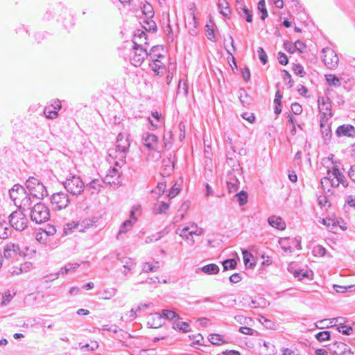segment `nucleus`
I'll use <instances>...</instances> for the list:
<instances>
[{
    "label": "nucleus",
    "mask_w": 355,
    "mask_h": 355,
    "mask_svg": "<svg viewBox=\"0 0 355 355\" xmlns=\"http://www.w3.org/2000/svg\"><path fill=\"white\" fill-rule=\"evenodd\" d=\"M26 187L33 199L40 200L48 196L46 188L36 178L30 177L26 182Z\"/></svg>",
    "instance_id": "f257e3e1"
},
{
    "label": "nucleus",
    "mask_w": 355,
    "mask_h": 355,
    "mask_svg": "<svg viewBox=\"0 0 355 355\" xmlns=\"http://www.w3.org/2000/svg\"><path fill=\"white\" fill-rule=\"evenodd\" d=\"M62 184L67 192L73 196L80 195L85 188V184L80 177L70 174L69 177L62 182Z\"/></svg>",
    "instance_id": "f03ea898"
},
{
    "label": "nucleus",
    "mask_w": 355,
    "mask_h": 355,
    "mask_svg": "<svg viewBox=\"0 0 355 355\" xmlns=\"http://www.w3.org/2000/svg\"><path fill=\"white\" fill-rule=\"evenodd\" d=\"M32 221L41 224L47 221L50 218L49 208L42 202H36L30 212Z\"/></svg>",
    "instance_id": "7ed1b4c3"
},
{
    "label": "nucleus",
    "mask_w": 355,
    "mask_h": 355,
    "mask_svg": "<svg viewBox=\"0 0 355 355\" xmlns=\"http://www.w3.org/2000/svg\"><path fill=\"white\" fill-rule=\"evenodd\" d=\"M145 58H148L146 49L143 47L142 44H138L137 41H134L130 57L131 64L135 67H139Z\"/></svg>",
    "instance_id": "20e7f679"
},
{
    "label": "nucleus",
    "mask_w": 355,
    "mask_h": 355,
    "mask_svg": "<svg viewBox=\"0 0 355 355\" xmlns=\"http://www.w3.org/2000/svg\"><path fill=\"white\" fill-rule=\"evenodd\" d=\"M51 204L55 210L65 209L70 202V199L67 193L60 191L52 194L51 196Z\"/></svg>",
    "instance_id": "39448f33"
},
{
    "label": "nucleus",
    "mask_w": 355,
    "mask_h": 355,
    "mask_svg": "<svg viewBox=\"0 0 355 355\" xmlns=\"http://www.w3.org/2000/svg\"><path fill=\"white\" fill-rule=\"evenodd\" d=\"M9 223L16 230L22 231L27 227L28 219L23 211H15L10 215Z\"/></svg>",
    "instance_id": "423d86ee"
},
{
    "label": "nucleus",
    "mask_w": 355,
    "mask_h": 355,
    "mask_svg": "<svg viewBox=\"0 0 355 355\" xmlns=\"http://www.w3.org/2000/svg\"><path fill=\"white\" fill-rule=\"evenodd\" d=\"M128 152L121 151L114 148L108 150L109 159L115 166L121 168L126 163V155Z\"/></svg>",
    "instance_id": "0eeeda50"
},
{
    "label": "nucleus",
    "mask_w": 355,
    "mask_h": 355,
    "mask_svg": "<svg viewBox=\"0 0 355 355\" xmlns=\"http://www.w3.org/2000/svg\"><path fill=\"white\" fill-rule=\"evenodd\" d=\"M322 58L324 64L329 69H334L338 64V57L334 50L330 48H324L322 50Z\"/></svg>",
    "instance_id": "6e6552de"
},
{
    "label": "nucleus",
    "mask_w": 355,
    "mask_h": 355,
    "mask_svg": "<svg viewBox=\"0 0 355 355\" xmlns=\"http://www.w3.org/2000/svg\"><path fill=\"white\" fill-rule=\"evenodd\" d=\"M318 108L320 112V119L329 120L332 116L331 100L327 96H321L318 100Z\"/></svg>",
    "instance_id": "1a4fd4ad"
},
{
    "label": "nucleus",
    "mask_w": 355,
    "mask_h": 355,
    "mask_svg": "<svg viewBox=\"0 0 355 355\" xmlns=\"http://www.w3.org/2000/svg\"><path fill=\"white\" fill-rule=\"evenodd\" d=\"M142 144L150 150L159 151L158 137L152 133L144 132L141 137Z\"/></svg>",
    "instance_id": "9d476101"
},
{
    "label": "nucleus",
    "mask_w": 355,
    "mask_h": 355,
    "mask_svg": "<svg viewBox=\"0 0 355 355\" xmlns=\"http://www.w3.org/2000/svg\"><path fill=\"white\" fill-rule=\"evenodd\" d=\"M130 143L128 136L124 133H119L116 137L114 148L121 151L128 152Z\"/></svg>",
    "instance_id": "9b49d317"
},
{
    "label": "nucleus",
    "mask_w": 355,
    "mask_h": 355,
    "mask_svg": "<svg viewBox=\"0 0 355 355\" xmlns=\"http://www.w3.org/2000/svg\"><path fill=\"white\" fill-rule=\"evenodd\" d=\"M164 324L163 316L159 313H151L148 316L147 325L149 328L157 329Z\"/></svg>",
    "instance_id": "f8f14e48"
},
{
    "label": "nucleus",
    "mask_w": 355,
    "mask_h": 355,
    "mask_svg": "<svg viewBox=\"0 0 355 355\" xmlns=\"http://www.w3.org/2000/svg\"><path fill=\"white\" fill-rule=\"evenodd\" d=\"M26 192V191L24 187L19 184H15L9 191V195L11 200L14 202L15 205H17L18 201L19 200V199L23 198Z\"/></svg>",
    "instance_id": "ddd939ff"
},
{
    "label": "nucleus",
    "mask_w": 355,
    "mask_h": 355,
    "mask_svg": "<svg viewBox=\"0 0 355 355\" xmlns=\"http://www.w3.org/2000/svg\"><path fill=\"white\" fill-rule=\"evenodd\" d=\"M336 135L338 137H355V128L353 125L349 124H344L337 128Z\"/></svg>",
    "instance_id": "4468645a"
},
{
    "label": "nucleus",
    "mask_w": 355,
    "mask_h": 355,
    "mask_svg": "<svg viewBox=\"0 0 355 355\" xmlns=\"http://www.w3.org/2000/svg\"><path fill=\"white\" fill-rule=\"evenodd\" d=\"M329 120L324 118L320 119V125L321 129V134L325 143L329 141L331 137V129L330 125L328 123Z\"/></svg>",
    "instance_id": "2eb2a0df"
},
{
    "label": "nucleus",
    "mask_w": 355,
    "mask_h": 355,
    "mask_svg": "<svg viewBox=\"0 0 355 355\" xmlns=\"http://www.w3.org/2000/svg\"><path fill=\"white\" fill-rule=\"evenodd\" d=\"M148 65L156 76H162L165 71V64L162 59L149 60Z\"/></svg>",
    "instance_id": "dca6fc26"
},
{
    "label": "nucleus",
    "mask_w": 355,
    "mask_h": 355,
    "mask_svg": "<svg viewBox=\"0 0 355 355\" xmlns=\"http://www.w3.org/2000/svg\"><path fill=\"white\" fill-rule=\"evenodd\" d=\"M32 198V196L26 192L23 198L19 199V200L18 201V205L16 206L18 207L19 209L22 210L23 211L28 210L31 211V209L33 208L32 204L33 202Z\"/></svg>",
    "instance_id": "f3484780"
},
{
    "label": "nucleus",
    "mask_w": 355,
    "mask_h": 355,
    "mask_svg": "<svg viewBox=\"0 0 355 355\" xmlns=\"http://www.w3.org/2000/svg\"><path fill=\"white\" fill-rule=\"evenodd\" d=\"M80 266V264L78 263H67L63 267L60 268L57 273L53 275L52 279H58L59 275H65L69 272H73Z\"/></svg>",
    "instance_id": "a211bd4d"
},
{
    "label": "nucleus",
    "mask_w": 355,
    "mask_h": 355,
    "mask_svg": "<svg viewBox=\"0 0 355 355\" xmlns=\"http://www.w3.org/2000/svg\"><path fill=\"white\" fill-rule=\"evenodd\" d=\"M19 251L20 248L18 244L8 243L4 248L3 255L6 259H10L19 253Z\"/></svg>",
    "instance_id": "6ab92c4d"
},
{
    "label": "nucleus",
    "mask_w": 355,
    "mask_h": 355,
    "mask_svg": "<svg viewBox=\"0 0 355 355\" xmlns=\"http://www.w3.org/2000/svg\"><path fill=\"white\" fill-rule=\"evenodd\" d=\"M327 173L329 175L331 173L332 176L336 179L338 183L342 184L344 187H347L348 186V183L345 175L339 171L337 166L333 167L332 171L329 170Z\"/></svg>",
    "instance_id": "aec40b11"
},
{
    "label": "nucleus",
    "mask_w": 355,
    "mask_h": 355,
    "mask_svg": "<svg viewBox=\"0 0 355 355\" xmlns=\"http://www.w3.org/2000/svg\"><path fill=\"white\" fill-rule=\"evenodd\" d=\"M240 182L232 173L228 175L227 180V189L230 193L237 191L239 188Z\"/></svg>",
    "instance_id": "412c9836"
},
{
    "label": "nucleus",
    "mask_w": 355,
    "mask_h": 355,
    "mask_svg": "<svg viewBox=\"0 0 355 355\" xmlns=\"http://www.w3.org/2000/svg\"><path fill=\"white\" fill-rule=\"evenodd\" d=\"M268 222L270 226L279 230L286 228V224L282 218L279 216H271L268 218Z\"/></svg>",
    "instance_id": "4be33fe9"
},
{
    "label": "nucleus",
    "mask_w": 355,
    "mask_h": 355,
    "mask_svg": "<svg viewBox=\"0 0 355 355\" xmlns=\"http://www.w3.org/2000/svg\"><path fill=\"white\" fill-rule=\"evenodd\" d=\"M163 49L159 46H154L151 48L149 53H148V60H157V59H163L164 56L161 53V51H163Z\"/></svg>",
    "instance_id": "5701e85b"
},
{
    "label": "nucleus",
    "mask_w": 355,
    "mask_h": 355,
    "mask_svg": "<svg viewBox=\"0 0 355 355\" xmlns=\"http://www.w3.org/2000/svg\"><path fill=\"white\" fill-rule=\"evenodd\" d=\"M200 270L207 275H211L218 274L220 271V268L218 265L210 263L200 268Z\"/></svg>",
    "instance_id": "b1692460"
},
{
    "label": "nucleus",
    "mask_w": 355,
    "mask_h": 355,
    "mask_svg": "<svg viewBox=\"0 0 355 355\" xmlns=\"http://www.w3.org/2000/svg\"><path fill=\"white\" fill-rule=\"evenodd\" d=\"M12 230L10 225L5 221H0V239H7L11 234Z\"/></svg>",
    "instance_id": "393cba45"
},
{
    "label": "nucleus",
    "mask_w": 355,
    "mask_h": 355,
    "mask_svg": "<svg viewBox=\"0 0 355 355\" xmlns=\"http://www.w3.org/2000/svg\"><path fill=\"white\" fill-rule=\"evenodd\" d=\"M161 315L163 316L164 320L167 319L174 320L175 322V320H180L179 314L172 310L163 309Z\"/></svg>",
    "instance_id": "a878e982"
},
{
    "label": "nucleus",
    "mask_w": 355,
    "mask_h": 355,
    "mask_svg": "<svg viewBox=\"0 0 355 355\" xmlns=\"http://www.w3.org/2000/svg\"><path fill=\"white\" fill-rule=\"evenodd\" d=\"M173 329L182 331L184 333L190 331V325L188 322L180 321V320H175L173 325Z\"/></svg>",
    "instance_id": "bb28decb"
},
{
    "label": "nucleus",
    "mask_w": 355,
    "mask_h": 355,
    "mask_svg": "<svg viewBox=\"0 0 355 355\" xmlns=\"http://www.w3.org/2000/svg\"><path fill=\"white\" fill-rule=\"evenodd\" d=\"M102 182H103V181H101L97 179H94V180H92L86 186L85 185V187L91 190L92 193L98 192V191H100L101 188L102 187Z\"/></svg>",
    "instance_id": "cd10ccee"
},
{
    "label": "nucleus",
    "mask_w": 355,
    "mask_h": 355,
    "mask_svg": "<svg viewBox=\"0 0 355 355\" xmlns=\"http://www.w3.org/2000/svg\"><path fill=\"white\" fill-rule=\"evenodd\" d=\"M218 8L220 9V12L224 17H228L230 13V10L229 8V3L226 0H218Z\"/></svg>",
    "instance_id": "c85d7f7f"
},
{
    "label": "nucleus",
    "mask_w": 355,
    "mask_h": 355,
    "mask_svg": "<svg viewBox=\"0 0 355 355\" xmlns=\"http://www.w3.org/2000/svg\"><path fill=\"white\" fill-rule=\"evenodd\" d=\"M133 225L132 219L125 220L120 227V230L117 234V239H119L122 234L126 233L128 231L131 230Z\"/></svg>",
    "instance_id": "c756f323"
},
{
    "label": "nucleus",
    "mask_w": 355,
    "mask_h": 355,
    "mask_svg": "<svg viewBox=\"0 0 355 355\" xmlns=\"http://www.w3.org/2000/svg\"><path fill=\"white\" fill-rule=\"evenodd\" d=\"M169 208V205L164 202H161L155 205L153 212L155 214H165Z\"/></svg>",
    "instance_id": "7c9ffc66"
},
{
    "label": "nucleus",
    "mask_w": 355,
    "mask_h": 355,
    "mask_svg": "<svg viewBox=\"0 0 355 355\" xmlns=\"http://www.w3.org/2000/svg\"><path fill=\"white\" fill-rule=\"evenodd\" d=\"M173 133L171 130L165 131L163 135L164 148H170L172 144Z\"/></svg>",
    "instance_id": "2f4dec72"
},
{
    "label": "nucleus",
    "mask_w": 355,
    "mask_h": 355,
    "mask_svg": "<svg viewBox=\"0 0 355 355\" xmlns=\"http://www.w3.org/2000/svg\"><path fill=\"white\" fill-rule=\"evenodd\" d=\"M119 256V254H117V259L119 260H120L121 262L123 264V267L125 269H127L128 270H130L135 267V262L134 259H132L131 258H125V257L120 259Z\"/></svg>",
    "instance_id": "473e14b6"
},
{
    "label": "nucleus",
    "mask_w": 355,
    "mask_h": 355,
    "mask_svg": "<svg viewBox=\"0 0 355 355\" xmlns=\"http://www.w3.org/2000/svg\"><path fill=\"white\" fill-rule=\"evenodd\" d=\"M326 81L330 86L339 87L340 85V79L333 74H328L325 76Z\"/></svg>",
    "instance_id": "72a5a7b5"
},
{
    "label": "nucleus",
    "mask_w": 355,
    "mask_h": 355,
    "mask_svg": "<svg viewBox=\"0 0 355 355\" xmlns=\"http://www.w3.org/2000/svg\"><path fill=\"white\" fill-rule=\"evenodd\" d=\"M224 270H234L236 268L237 262L234 259H228L222 262Z\"/></svg>",
    "instance_id": "f704fd0d"
},
{
    "label": "nucleus",
    "mask_w": 355,
    "mask_h": 355,
    "mask_svg": "<svg viewBox=\"0 0 355 355\" xmlns=\"http://www.w3.org/2000/svg\"><path fill=\"white\" fill-rule=\"evenodd\" d=\"M33 267V264L31 262H25L23 264H21L19 268H16L15 270H13L14 273L17 275L21 274L22 272H27L31 270Z\"/></svg>",
    "instance_id": "c9c22d12"
},
{
    "label": "nucleus",
    "mask_w": 355,
    "mask_h": 355,
    "mask_svg": "<svg viewBox=\"0 0 355 355\" xmlns=\"http://www.w3.org/2000/svg\"><path fill=\"white\" fill-rule=\"evenodd\" d=\"M279 245H281L282 249L284 252H291L292 251L291 246V245H292L291 239H288V238H283L279 240Z\"/></svg>",
    "instance_id": "e433bc0d"
},
{
    "label": "nucleus",
    "mask_w": 355,
    "mask_h": 355,
    "mask_svg": "<svg viewBox=\"0 0 355 355\" xmlns=\"http://www.w3.org/2000/svg\"><path fill=\"white\" fill-rule=\"evenodd\" d=\"M259 320L267 329H275L276 327V323L269 319H267L265 316L260 315Z\"/></svg>",
    "instance_id": "4c0bfd02"
},
{
    "label": "nucleus",
    "mask_w": 355,
    "mask_h": 355,
    "mask_svg": "<svg viewBox=\"0 0 355 355\" xmlns=\"http://www.w3.org/2000/svg\"><path fill=\"white\" fill-rule=\"evenodd\" d=\"M44 114L48 119H53L58 116V111L53 109L52 106H47L44 110Z\"/></svg>",
    "instance_id": "58836bf2"
},
{
    "label": "nucleus",
    "mask_w": 355,
    "mask_h": 355,
    "mask_svg": "<svg viewBox=\"0 0 355 355\" xmlns=\"http://www.w3.org/2000/svg\"><path fill=\"white\" fill-rule=\"evenodd\" d=\"M114 178V175H106L104 178V183L108 184L110 185H114L117 186L120 185L121 184V176H119V178Z\"/></svg>",
    "instance_id": "ea45409f"
},
{
    "label": "nucleus",
    "mask_w": 355,
    "mask_h": 355,
    "mask_svg": "<svg viewBox=\"0 0 355 355\" xmlns=\"http://www.w3.org/2000/svg\"><path fill=\"white\" fill-rule=\"evenodd\" d=\"M334 178L333 179L331 178V175L329 177H324L321 179V185L322 187H324V185L330 184L332 187H338L339 184L338 182Z\"/></svg>",
    "instance_id": "a19ab883"
},
{
    "label": "nucleus",
    "mask_w": 355,
    "mask_h": 355,
    "mask_svg": "<svg viewBox=\"0 0 355 355\" xmlns=\"http://www.w3.org/2000/svg\"><path fill=\"white\" fill-rule=\"evenodd\" d=\"M239 99L243 105L245 106L250 104V98L244 89H241L239 90Z\"/></svg>",
    "instance_id": "79ce46f5"
},
{
    "label": "nucleus",
    "mask_w": 355,
    "mask_h": 355,
    "mask_svg": "<svg viewBox=\"0 0 355 355\" xmlns=\"http://www.w3.org/2000/svg\"><path fill=\"white\" fill-rule=\"evenodd\" d=\"M258 10L261 13V20H265L268 17V11L266 8L265 0H260L258 3Z\"/></svg>",
    "instance_id": "37998d69"
},
{
    "label": "nucleus",
    "mask_w": 355,
    "mask_h": 355,
    "mask_svg": "<svg viewBox=\"0 0 355 355\" xmlns=\"http://www.w3.org/2000/svg\"><path fill=\"white\" fill-rule=\"evenodd\" d=\"M306 48V45L304 42L300 40H297L293 46L292 50L288 49V51L291 53H294L296 51L300 53H303L304 49Z\"/></svg>",
    "instance_id": "c03bdc74"
},
{
    "label": "nucleus",
    "mask_w": 355,
    "mask_h": 355,
    "mask_svg": "<svg viewBox=\"0 0 355 355\" xmlns=\"http://www.w3.org/2000/svg\"><path fill=\"white\" fill-rule=\"evenodd\" d=\"M235 197H236L237 201L240 206L245 205L248 202V193L244 191H241L236 193Z\"/></svg>",
    "instance_id": "a18cd8bd"
},
{
    "label": "nucleus",
    "mask_w": 355,
    "mask_h": 355,
    "mask_svg": "<svg viewBox=\"0 0 355 355\" xmlns=\"http://www.w3.org/2000/svg\"><path fill=\"white\" fill-rule=\"evenodd\" d=\"M159 269V266L153 265L151 263L146 262L143 265L142 272H156Z\"/></svg>",
    "instance_id": "49530a36"
},
{
    "label": "nucleus",
    "mask_w": 355,
    "mask_h": 355,
    "mask_svg": "<svg viewBox=\"0 0 355 355\" xmlns=\"http://www.w3.org/2000/svg\"><path fill=\"white\" fill-rule=\"evenodd\" d=\"M117 293V290L114 288H107L103 291L102 299L110 300L114 297Z\"/></svg>",
    "instance_id": "de8ad7c7"
},
{
    "label": "nucleus",
    "mask_w": 355,
    "mask_h": 355,
    "mask_svg": "<svg viewBox=\"0 0 355 355\" xmlns=\"http://www.w3.org/2000/svg\"><path fill=\"white\" fill-rule=\"evenodd\" d=\"M337 329L340 333L347 336L351 335L353 332V329L352 327L344 325L343 324H339L338 325Z\"/></svg>",
    "instance_id": "09e8293b"
},
{
    "label": "nucleus",
    "mask_w": 355,
    "mask_h": 355,
    "mask_svg": "<svg viewBox=\"0 0 355 355\" xmlns=\"http://www.w3.org/2000/svg\"><path fill=\"white\" fill-rule=\"evenodd\" d=\"M143 39L144 40H146V34L145 33V32H144L141 30H137L135 32L132 42L134 41H137L138 44H141Z\"/></svg>",
    "instance_id": "8fccbe9b"
},
{
    "label": "nucleus",
    "mask_w": 355,
    "mask_h": 355,
    "mask_svg": "<svg viewBox=\"0 0 355 355\" xmlns=\"http://www.w3.org/2000/svg\"><path fill=\"white\" fill-rule=\"evenodd\" d=\"M209 342L214 345H220L221 343H223V338L219 334H211L209 338Z\"/></svg>",
    "instance_id": "3c124183"
},
{
    "label": "nucleus",
    "mask_w": 355,
    "mask_h": 355,
    "mask_svg": "<svg viewBox=\"0 0 355 355\" xmlns=\"http://www.w3.org/2000/svg\"><path fill=\"white\" fill-rule=\"evenodd\" d=\"M330 336V332L328 331H320L315 335V338L319 342L329 340Z\"/></svg>",
    "instance_id": "603ef678"
},
{
    "label": "nucleus",
    "mask_w": 355,
    "mask_h": 355,
    "mask_svg": "<svg viewBox=\"0 0 355 355\" xmlns=\"http://www.w3.org/2000/svg\"><path fill=\"white\" fill-rule=\"evenodd\" d=\"M164 33L166 34L167 42H172L174 40V37L172 27L169 23H168L166 26L164 28Z\"/></svg>",
    "instance_id": "864d4df0"
},
{
    "label": "nucleus",
    "mask_w": 355,
    "mask_h": 355,
    "mask_svg": "<svg viewBox=\"0 0 355 355\" xmlns=\"http://www.w3.org/2000/svg\"><path fill=\"white\" fill-rule=\"evenodd\" d=\"M206 35L207 38L212 41V42H216L217 38L214 34V30L213 28H211L210 26L207 24L206 26Z\"/></svg>",
    "instance_id": "5fc2aeb1"
},
{
    "label": "nucleus",
    "mask_w": 355,
    "mask_h": 355,
    "mask_svg": "<svg viewBox=\"0 0 355 355\" xmlns=\"http://www.w3.org/2000/svg\"><path fill=\"white\" fill-rule=\"evenodd\" d=\"M293 71L296 75L304 77L306 74L303 67L300 64H295L293 66Z\"/></svg>",
    "instance_id": "6e6d98bb"
},
{
    "label": "nucleus",
    "mask_w": 355,
    "mask_h": 355,
    "mask_svg": "<svg viewBox=\"0 0 355 355\" xmlns=\"http://www.w3.org/2000/svg\"><path fill=\"white\" fill-rule=\"evenodd\" d=\"M259 58L263 64H266L268 62V56L262 47H259L257 49Z\"/></svg>",
    "instance_id": "4d7b16f0"
},
{
    "label": "nucleus",
    "mask_w": 355,
    "mask_h": 355,
    "mask_svg": "<svg viewBox=\"0 0 355 355\" xmlns=\"http://www.w3.org/2000/svg\"><path fill=\"white\" fill-rule=\"evenodd\" d=\"M82 349L87 351H94L98 347V343L96 341H92L90 344H86L80 347Z\"/></svg>",
    "instance_id": "13d9d810"
},
{
    "label": "nucleus",
    "mask_w": 355,
    "mask_h": 355,
    "mask_svg": "<svg viewBox=\"0 0 355 355\" xmlns=\"http://www.w3.org/2000/svg\"><path fill=\"white\" fill-rule=\"evenodd\" d=\"M244 14V17H245V20L250 23L252 21V13L251 10H250L246 6L241 8Z\"/></svg>",
    "instance_id": "bf43d9fd"
},
{
    "label": "nucleus",
    "mask_w": 355,
    "mask_h": 355,
    "mask_svg": "<svg viewBox=\"0 0 355 355\" xmlns=\"http://www.w3.org/2000/svg\"><path fill=\"white\" fill-rule=\"evenodd\" d=\"M175 69H176V68L175 66H173V67H168V73H167V76L166 78V82L167 85L171 84L172 79H173V73H175Z\"/></svg>",
    "instance_id": "052dcab7"
},
{
    "label": "nucleus",
    "mask_w": 355,
    "mask_h": 355,
    "mask_svg": "<svg viewBox=\"0 0 355 355\" xmlns=\"http://www.w3.org/2000/svg\"><path fill=\"white\" fill-rule=\"evenodd\" d=\"M97 221L98 218L96 217H93L92 218H85L82 222V226H84L85 227H88L92 226Z\"/></svg>",
    "instance_id": "680f3d73"
},
{
    "label": "nucleus",
    "mask_w": 355,
    "mask_h": 355,
    "mask_svg": "<svg viewBox=\"0 0 355 355\" xmlns=\"http://www.w3.org/2000/svg\"><path fill=\"white\" fill-rule=\"evenodd\" d=\"M79 227L78 223H76L74 222L67 223L64 227V232L65 234H68L69 232L71 231L73 229H78Z\"/></svg>",
    "instance_id": "e2e57ef3"
},
{
    "label": "nucleus",
    "mask_w": 355,
    "mask_h": 355,
    "mask_svg": "<svg viewBox=\"0 0 355 355\" xmlns=\"http://www.w3.org/2000/svg\"><path fill=\"white\" fill-rule=\"evenodd\" d=\"M277 59L279 62L282 65H286L288 62V59L286 56V55L282 52H279L277 54Z\"/></svg>",
    "instance_id": "0e129e2a"
},
{
    "label": "nucleus",
    "mask_w": 355,
    "mask_h": 355,
    "mask_svg": "<svg viewBox=\"0 0 355 355\" xmlns=\"http://www.w3.org/2000/svg\"><path fill=\"white\" fill-rule=\"evenodd\" d=\"M12 297H13V295H12L10 293V291L6 292L4 293V295H3V301L1 302V305H3V306L7 305L10 302Z\"/></svg>",
    "instance_id": "69168bd1"
},
{
    "label": "nucleus",
    "mask_w": 355,
    "mask_h": 355,
    "mask_svg": "<svg viewBox=\"0 0 355 355\" xmlns=\"http://www.w3.org/2000/svg\"><path fill=\"white\" fill-rule=\"evenodd\" d=\"M45 236H53L56 233V229L53 225H49L45 230H43Z\"/></svg>",
    "instance_id": "338daca9"
},
{
    "label": "nucleus",
    "mask_w": 355,
    "mask_h": 355,
    "mask_svg": "<svg viewBox=\"0 0 355 355\" xmlns=\"http://www.w3.org/2000/svg\"><path fill=\"white\" fill-rule=\"evenodd\" d=\"M291 110L295 114H300L302 112V107L299 103H293L291 105Z\"/></svg>",
    "instance_id": "774afa93"
}]
</instances>
